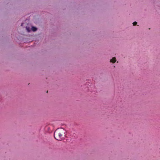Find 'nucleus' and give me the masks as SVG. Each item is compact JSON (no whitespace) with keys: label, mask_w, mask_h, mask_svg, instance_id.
Here are the masks:
<instances>
[{"label":"nucleus","mask_w":160,"mask_h":160,"mask_svg":"<svg viewBox=\"0 0 160 160\" xmlns=\"http://www.w3.org/2000/svg\"><path fill=\"white\" fill-rule=\"evenodd\" d=\"M65 130L62 128L57 129L54 134L55 138L57 140H61L63 138V136L65 134Z\"/></svg>","instance_id":"f257e3e1"},{"label":"nucleus","mask_w":160,"mask_h":160,"mask_svg":"<svg viewBox=\"0 0 160 160\" xmlns=\"http://www.w3.org/2000/svg\"><path fill=\"white\" fill-rule=\"evenodd\" d=\"M116 61V58L115 57H113L110 60V62L113 63H115Z\"/></svg>","instance_id":"f03ea898"},{"label":"nucleus","mask_w":160,"mask_h":160,"mask_svg":"<svg viewBox=\"0 0 160 160\" xmlns=\"http://www.w3.org/2000/svg\"><path fill=\"white\" fill-rule=\"evenodd\" d=\"M32 30L33 31H35L37 30V28L35 27H32Z\"/></svg>","instance_id":"7ed1b4c3"},{"label":"nucleus","mask_w":160,"mask_h":160,"mask_svg":"<svg viewBox=\"0 0 160 160\" xmlns=\"http://www.w3.org/2000/svg\"><path fill=\"white\" fill-rule=\"evenodd\" d=\"M137 22H133V26L136 25H137Z\"/></svg>","instance_id":"20e7f679"},{"label":"nucleus","mask_w":160,"mask_h":160,"mask_svg":"<svg viewBox=\"0 0 160 160\" xmlns=\"http://www.w3.org/2000/svg\"><path fill=\"white\" fill-rule=\"evenodd\" d=\"M27 29L28 30V32H29V31H28V29H27Z\"/></svg>","instance_id":"39448f33"}]
</instances>
